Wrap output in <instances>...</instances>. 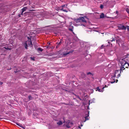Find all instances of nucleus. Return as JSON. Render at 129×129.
<instances>
[{
    "label": "nucleus",
    "mask_w": 129,
    "mask_h": 129,
    "mask_svg": "<svg viewBox=\"0 0 129 129\" xmlns=\"http://www.w3.org/2000/svg\"><path fill=\"white\" fill-rule=\"evenodd\" d=\"M81 25H82V24H81Z\"/></svg>",
    "instance_id": "obj_50"
},
{
    "label": "nucleus",
    "mask_w": 129,
    "mask_h": 129,
    "mask_svg": "<svg viewBox=\"0 0 129 129\" xmlns=\"http://www.w3.org/2000/svg\"><path fill=\"white\" fill-rule=\"evenodd\" d=\"M108 44H110V42H108Z\"/></svg>",
    "instance_id": "obj_43"
},
{
    "label": "nucleus",
    "mask_w": 129,
    "mask_h": 129,
    "mask_svg": "<svg viewBox=\"0 0 129 129\" xmlns=\"http://www.w3.org/2000/svg\"><path fill=\"white\" fill-rule=\"evenodd\" d=\"M107 87V85H105V87Z\"/></svg>",
    "instance_id": "obj_42"
},
{
    "label": "nucleus",
    "mask_w": 129,
    "mask_h": 129,
    "mask_svg": "<svg viewBox=\"0 0 129 129\" xmlns=\"http://www.w3.org/2000/svg\"><path fill=\"white\" fill-rule=\"evenodd\" d=\"M54 54L53 53H51L48 54V55L49 56H52L54 55Z\"/></svg>",
    "instance_id": "obj_16"
},
{
    "label": "nucleus",
    "mask_w": 129,
    "mask_h": 129,
    "mask_svg": "<svg viewBox=\"0 0 129 129\" xmlns=\"http://www.w3.org/2000/svg\"><path fill=\"white\" fill-rule=\"evenodd\" d=\"M87 75H89V72L87 73Z\"/></svg>",
    "instance_id": "obj_44"
},
{
    "label": "nucleus",
    "mask_w": 129,
    "mask_h": 129,
    "mask_svg": "<svg viewBox=\"0 0 129 129\" xmlns=\"http://www.w3.org/2000/svg\"><path fill=\"white\" fill-rule=\"evenodd\" d=\"M73 124V123L72 122H71L69 121H68L66 123V126L67 127L69 128L71 127V126Z\"/></svg>",
    "instance_id": "obj_5"
},
{
    "label": "nucleus",
    "mask_w": 129,
    "mask_h": 129,
    "mask_svg": "<svg viewBox=\"0 0 129 129\" xmlns=\"http://www.w3.org/2000/svg\"><path fill=\"white\" fill-rule=\"evenodd\" d=\"M116 81H113H113H110V83H115V82Z\"/></svg>",
    "instance_id": "obj_29"
},
{
    "label": "nucleus",
    "mask_w": 129,
    "mask_h": 129,
    "mask_svg": "<svg viewBox=\"0 0 129 129\" xmlns=\"http://www.w3.org/2000/svg\"><path fill=\"white\" fill-rule=\"evenodd\" d=\"M121 62L122 63H124V66L126 64L129 66V57H127L123 58Z\"/></svg>",
    "instance_id": "obj_2"
},
{
    "label": "nucleus",
    "mask_w": 129,
    "mask_h": 129,
    "mask_svg": "<svg viewBox=\"0 0 129 129\" xmlns=\"http://www.w3.org/2000/svg\"><path fill=\"white\" fill-rule=\"evenodd\" d=\"M91 91H93V90H92V89H91Z\"/></svg>",
    "instance_id": "obj_47"
},
{
    "label": "nucleus",
    "mask_w": 129,
    "mask_h": 129,
    "mask_svg": "<svg viewBox=\"0 0 129 129\" xmlns=\"http://www.w3.org/2000/svg\"><path fill=\"white\" fill-rule=\"evenodd\" d=\"M16 123V124L17 125H18V126H20V127H22V128H24V127H23L22 126V125H21V124H19L18 123Z\"/></svg>",
    "instance_id": "obj_15"
},
{
    "label": "nucleus",
    "mask_w": 129,
    "mask_h": 129,
    "mask_svg": "<svg viewBox=\"0 0 129 129\" xmlns=\"http://www.w3.org/2000/svg\"><path fill=\"white\" fill-rule=\"evenodd\" d=\"M111 45H112V44H111Z\"/></svg>",
    "instance_id": "obj_51"
},
{
    "label": "nucleus",
    "mask_w": 129,
    "mask_h": 129,
    "mask_svg": "<svg viewBox=\"0 0 129 129\" xmlns=\"http://www.w3.org/2000/svg\"><path fill=\"white\" fill-rule=\"evenodd\" d=\"M120 74H118L117 75V77H120Z\"/></svg>",
    "instance_id": "obj_32"
},
{
    "label": "nucleus",
    "mask_w": 129,
    "mask_h": 129,
    "mask_svg": "<svg viewBox=\"0 0 129 129\" xmlns=\"http://www.w3.org/2000/svg\"><path fill=\"white\" fill-rule=\"evenodd\" d=\"M65 6V5H62V6H61V7H64Z\"/></svg>",
    "instance_id": "obj_33"
},
{
    "label": "nucleus",
    "mask_w": 129,
    "mask_h": 129,
    "mask_svg": "<svg viewBox=\"0 0 129 129\" xmlns=\"http://www.w3.org/2000/svg\"><path fill=\"white\" fill-rule=\"evenodd\" d=\"M57 124L59 125H61L62 124L63 122L61 121H59L57 123Z\"/></svg>",
    "instance_id": "obj_11"
},
{
    "label": "nucleus",
    "mask_w": 129,
    "mask_h": 129,
    "mask_svg": "<svg viewBox=\"0 0 129 129\" xmlns=\"http://www.w3.org/2000/svg\"><path fill=\"white\" fill-rule=\"evenodd\" d=\"M89 116V112H88L87 114L85 116V117L83 118V120H82L81 121V126H82L83 125L82 124V122H85V121L87 120H88V116Z\"/></svg>",
    "instance_id": "obj_3"
},
{
    "label": "nucleus",
    "mask_w": 129,
    "mask_h": 129,
    "mask_svg": "<svg viewBox=\"0 0 129 129\" xmlns=\"http://www.w3.org/2000/svg\"><path fill=\"white\" fill-rule=\"evenodd\" d=\"M116 81V83H117V82L118 81Z\"/></svg>",
    "instance_id": "obj_49"
},
{
    "label": "nucleus",
    "mask_w": 129,
    "mask_h": 129,
    "mask_svg": "<svg viewBox=\"0 0 129 129\" xmlns=\"http://www.w3.org/2000/svg\"><path fill=\"white\" fill-rule=\"evenodd\" d=\"M4 48H5V49L7 50H10L11 49V48H7L5 47H4Z\"/></svg>",
    "instance_id": "obj_26"
},
{
    "label": "nucleus",
    "mask_w": 129,
    "mask_h": 129,
    "mask_svg": "<svg viewBox=\"0 0 129 129\" xmlns=\"http://www.w3.org/2000/svg\"><path fill=\"white\" fill-rule=\"evenodd\" d=\"M11 68H10V69H8V70H11Z\"/></svg>",
    "instance_id": "obj_41"
},
{
    "label": "nucleus",
    "mask_w": 129,
    "mask_h": 129,
    "mask_svg": "<svg viewBox=\"0 0 129 129\" xmlns=\"http://www.w3.org/2000/svg\"><path fill=\"white\" fill-rule=\"evenodd\" d=\"M78 128H80V129H81V127L80 126H78Z\"/></svg>",
    "instance_id": "obj_37"
},
{
    "label": "nucleus",
    "mask_w": 129,
    "mask_h": 129,
    "mask_svg": "<svg viewBox=\"0 0 129 129\" xmlns=\"http://www.w3.org/2000/svg\"><path fill=\"white\" fill-rule=\"evenodd\" d=\"M24 44L25 47V48L26 49H28V45L31 47H32L33 46L31 40H28L27 41H26L25 42Z\"/></svg>",
    "instance_id": "obj_1"
},
{
    "label": "nucleus",
    "mask_w": 129,
    "mask_h": 129,
    "mask_svg": "<svg viewBox=\"0 0 129 129\" xmlns=\"http://www.w3.org/2000/svg\"><path fill=\"white\" fill-rule=\"evenodd\" d=\"M76 21L77 23L79 22H81V20H80V18H79L77 19L76 20Z\"/></svg>",
    "instance_id": "obj_17"
},
{
    "label": "nucleus",
    "mask_w": 129,
    "mask_h": 129,
    "mask_svg": "<svg viewBox=\"0 0 129 129\" xmlns=\"http://www.w3.org/2000/svg\"><path fill=\"white\" fill-rule=\"evenodd\" d=\"M87 108H88V109L89 108V106H87Z\"/></svg>",
    "instance_id": "obj_45"
},
{
    "label": "nucleus",
    "mask_w": 129,
    "mask_h": 129,
    "mask_svg": "<svg viewBox=\"0 0 129 129\" xmlns=\"http://www.w3.org/2000/svg\"><path fill=\"white\" fill-rule=\"evenodd\" d=\"M58 45H57V46H56V48H58Z\"/></svg>",
    "instance_id": "obj_35"
},
{
    "label": "nucleus",
    "mask_w": 129,
    "mask_h": 129,
    "mask_svg": "<svg viewBox=\"0 0 129 129\" xmlns=\"http://www.w3.org/2000/svg\"><path fill=\"white\" fill-rule=\"evenodd\" d=\"M80 20H81V22H86V21L84 17H80Z\"/></svg>",
    "instance_id": "obj_7"
},
{
    "label": "nucleus",
    "mask_w": 129,
    "mask_h": 129,
    "mask_svg": "<svg viewBox=\"0 0 129 129\" xmlns=\"http://www.w3.org/2000/svg\"><path fill=\"white\" fill-rule=\"evenodd\" d=\"M118 29L119 30H125L126 27L122 24H120L118 26Z\"/></svg>",
    "instance_id": "obj_4"
},
{
    "label": "nucleus",
    "mask_w": 129,
    "mask_h": 129,
    "mask_svg": "<svg viewBox=\"0 0 129 129\" xmlns=\"http://www.w3.org/2000/svg\"><path fill=\"white\" fill-rule=\"evenodd\" d=\"M100 8L101 9H102L103 8V5H100Z\"/></svg>",
    "instance_id": "obj_27"
},
{
    "label": "nucleus",
    "mask_w": 129,
    "mask_h": 129,
    "mask_svg": "<svg viewBox=\"0 0 129 129\" xmlns=\"http://www.w3.org/2000/svg\"><path fill=\"white\" fill-rule=\"evenodd\" d=\"M15 73H16L17 72V71H15Z\"/></svg>",
    "instance_id": "obj_46"
},
{
    "label": "nucleus",
    "mask_w": 129,
    "mask_h": 129,
    "mask_svg": "<svg viewBox=\"0 0 129 129\" xmlns=\"http://www.w3.org/2000/svg\"><path fill=\"white\" fill-rule=\"evenodd\" d=\"M104 88L105 87H104V86L103 87L102 89L100 88L99 87H97L96 88H95V90L96 91H98L100 92H103L104 90Z\"/></svg>",
    "instance_id": "obj_6"
},
{
    "label": "nucleus",
    "mask_w": 129,
    "mask_h": 129,
    "mask_svg": "<svg viewBox=\"0 0 129 129\" xmlns=\"http://www.w3.org/2000/svg\"><path fill=\"white\" fill-rule=\"evenodd\" d=\"M126 11L128 13H129V9H126Z\"/></svg>",
    "instance_id": "obj_25"
},
{
    "label": "nucleus",
    "mask_w": 129,
    "mask_h": 129,
    "mask_svg": "<svg viewBox=\"0 0 129 129\" xmlns=\"http://www.w3.org/2000/svg\"><path fill=\"white\" fill-rule=\"evenodd\" d=\"M104 17V14L103 13H102L101 15H100V18H103Z\"/></svg>",
    "instance_id": "obj_12"
},
{
    "label": "nucleus",
    "mask_w": 129,
    "mask_h": 129,
    "mask_svg": "<svg viewBox=\"0 0 129 129\" xmlns=\"http://www.w3.org/2000/svg\"><path fill=\"white\" fill-rule=\"evenodd\" d=\"M28 99L29 100H31L32 99V98L31 97V95H29L28 96Z\"/></svg>",
    "instance_id": "obj_23"
},
{
    "label": "nucleus",
    "mask_w": 129,
    "mask_h": 129,
    "mask_svg": "<svg viewBox=\"0 0 129 129\" xmlns=\"http://www.w3.org/2000/svg\"><path fill=\"white\" fill-rule=\"evenodd\" d=\"M92 74L91 73L89 72V75H91Z\"/></svg>",
    "instance_id": "obj_38"
},
{
    "label": "nucleus",
    "mask_w": 129,
    "mask_h": 129,
    "mask_svg": "<svg viewBox=\"0 0 129 129\" xmlns=\"http://www.w3.org/2000/svg\"><path fill=\"white\" fill-rule=\"evenodd\" d=\"M115 41V37H113L112 39H111V40L109 41L112 42L113 41Z\"/></svg>",
    "instance_id": "obj_9"
},
{
    "label": "nucleus",
    "mask_w": 129,
    "mask_h": 129,
    "mask_svg": "<svg viewBox=\"0 0 129 129\" xmlns=\"http://www.w3.org/2000/svg\"><path fill=\"white\" fill-rule=\"evenodd\" d=\"M18 17H20V16H21L20 15V14H19V15H18Z\"/></svg>",
    "instance_id": "obj_36"
},
{
    "label": "nucleus",
    "mask_w": 129,
    "mask_h": 129,
    "mask_svg": "<svg viewBox=\"0 0 129 129\" xmlns=\"http://www.w3.org/2000/svg\"><path fill=\"white\" fill-rule=\"evenodd\" d=\"M125 67L124 66H123V65H121V66L120 68V70H123L124 69H125V68H124V67Z\"/></svg>",
    "instance_id": "obj_10"
},
{
    "label": "nucleus",
    "mask_w": 129,
    "mask_h": 129,
    "mask_svg": "<svg viewBox=\"0 0 129 129\" xmlns=\"http://www.w3.org/2000/svg\"><path fill=\"white\" fill-rule=\"evenodd\" d=\"M126 27L128 31H129V26H127Z\"/></svg>",
    "instance_id": "obj_28"
},
{
    "label": "nucleus",
    "mask_w": 129,
    "mask_h": 129,
    "mask_svg": "<svg viewBox=\"0 0 129 129\" xmlns=\"http://www.w3.org/2000/svg\"><path fill=\"white\" fill-rule=\"evenodd\" d=\"M30 59L32 60H35V58L34 57H31Z\"/></svg>",
    "instance_id": "obj_20"
},
{
    "label": "nucleus",
    "mask_w": 129,
    "mask_h": 129,
    "mask_svg": "<svg viewBox=\"0 0 129 129\" xmlns=\"http://www.w3.org/2000/svg\"><path fill=\"white\" fill-rule=\"evenodd\" d=\"M73 52V51H70L69 52H68L66 53H64L63 54V55H67L68 54H69L70 53H72Z\"/></svg>",
    "instance_id": "obj_14"
},
{
    "label": "nucleus",
    "mask_w": 129,
    "mask_h": 129,
    "mask_svg": "<svg viewBox=\"0 0 129 129\" xmlns=\"http://www.w3.org/2000/svg\"><path fill=\"white\" fill-rule=\"evenodd\" d=\"M27 9V7H25L23 8H22L21 10L22 11L21 13V15H22L23 14V13L25 10L26 9Z\"/></svg>",
    "instance_id": "obj_8"
},
{
    "label": "nucleus",
    "mask_w": 129,
    "mask_h": 129,
    "mask_svg": "<svg viewBox=\"0 0 129 129\" xmlns=\"http://www.w3.org/2000/svg\"><path fill=\"white\" fill-rule=\"evenodd\" d=\"M27 39H29V40H31V39L29 37H27Z\"/></svg>",
    "instance_id": "obj_30"
},
{
    "label": "nucleus",
    "mask_w": 129,
    "mask_h": 129,
    "mask_svg": "<svg viewBox=\"0 0 129 129\" xmlns=\"http://www.w3.org/2000/svg\"><path fill=\"white\" fill-rule=\"evenodd\" d=\"M3 84V83L2 82H1L0 81V85H2Z\"/></svg>",
    "instance_id": "obj_31"
},
{
    "label": "nucleus",
    "mask_w": 129,
    "mask_h": 129,
    "mask_svg": "<svg viewBox=\"0 0 129 129\" xmlns=\"http://www.w3.org/2000/svg\"><path fill=\"white\" fill-rule=\"evenodd\" d=\"M90 103H91V102H90V101L89 100V105H90Z\"/></svg>",
    "instance_id": "obj_39"
},
{
    "label": "nucleus",
    "mask_w": 129,
    "mask_h": 129,
    "mask_svg": "<svg viewBox=\"0 0 129 129\" xmlns=\"http://www.w3.org/2000/svg\"><path fill=\"white\" fill-rule=\"evenodd\" d=\"M115 77L113 76L112 78V79L113 80V81H118V80L117 79H116L115 80Z\"/></svg>",
    "instance_id": "obj_19"
},
{
    "label": "nucleus",
    "mask_w": 129,
    "mask_h": 129,
    "mask_svg": "<svg viewBox=\"0 0 129 129\" xmlns=\"http://www.w3.org/2000/svg\"><path fill=\"white\" fill-rule=\"evenodd\" d=\"M50 43H49V44H48V46H49V45H50Z\"/></svg>",
    "instance_id": "obj_40"
},
{
    "label": "nucleus",
    "mask_w": 129,
    "mask_h": 129,
    "mask_svg": "<svg viewBox=\"0 0 129 129\" xmlns=\"http://www.w3.org/2000/svg\"><path fill=\"white\" fill-rule=\"evenodd\" d=\"M103 45H102L101 47V49H102L103 48Z\"/></svg>",
    "instance_id": "obj_34"
},
{
    "label": "nucleus",
    "mask_w": 129,
    "mask_h": 129,
    "mask_svg": "<svg viewBox=\"0 0 129 129\" xmlns=\"http://www.w3.org/2000/svg\"><path fill=\"white\" fill-rule=\"evenodd\" d=\"M37 50L38 51H42L43 49H42L41 48H39L37 49Z\"/></svg>",
    "instance_id": "obj_18"
},
{
    "label": "nucleus",
    "mask_w": 129,
    "mask_h": 129,
    "mask_svg": "<svg viewBox=\"0 0 129 129\" xmlns=\"http://www.w3.org/2000/svg\"><path fill=\"white\" fill-rule=\"evenodd\" d=\"M61 43V41H60L58 43H57V44L58 45H60Z\"/></svg>",
    "instance_id": "obj_24"
},
{
    "label": "nucleus",
    "mask_w": 129,
    "mask_h": 129,
    "mask_svg": "<svg viewBox=\"0 0 129 129\" xmlns=\"http://www.w3.org/2000/svg\"><path fill=\"white\" fill-rule=\"evenodd\" d=\"M70 30H72V29H70Z\"/></svg>",
    "instance_id": "obj_48"
},
{
    "label": "nucleus",
    "mask_w": 129,
    "mask_h": 129,
    "mask_svg": "<svg viewBox=\"0 0 129 129\" xmlns=\"http://www.w3.org/2000/svg\"><path fill=\"white\" fill-rule=\"evenodd\" d=\"M121 65H123V66H124V67H125V68H128V66L127 65V64H126L125 66H124V62L122 63V62H121Z\"/></svg>",
    "instance_id": "obj_13"
},
{
    "label": "nucleus",
    "mask_w": 129,
    "mask_h": 129,
    "mask_svg": "<svg viewBox=\"0 0 129 129\" xmlns=\"http://www.w3.org/2000/svg\"><path fill=\"white\" fill-rule=\"evenodd\" d=\"M61 10H62L64 12H67V11L66 10H65V9H63V8L61 9Z\"/></svg>",
    "instance_id": "obj_22"
},
{
    "label": "nucleus",
    "mask_w": 129,
    "mask_h": 129,
    "mask_svg": "<svg viewBox=\"0 0 129 129\" xmlns=\"http://www.w3.org/2000/svg\"><path fill=\"white\" fill-rule=\"evenodd\" d=\"M45 47H46V48L47 49H49L51 48L50 46H49L48 45L45 46Z\"/></svg>",
    "instance_id": "obj_21"
}]
</instances>
